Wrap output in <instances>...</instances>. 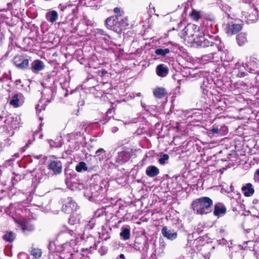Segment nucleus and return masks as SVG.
Here are the masks:
<instances>
[{
    "label": "nucleus",
    "mask_w": 259,
    "mask_h": 259,
    "mask_svg": "<svg viewBox=\"0 0 259 259\" xmlns=\"http://www.w3.org/2000/svg\"><path fill=\"white\" fill-rule=\"evenodd\" d=\"M145 172L147 176L153 178L159 174V170L154 165H150L147 167Z\"/></svg>",
    "instance_id": "nucleus-17"
},
{
    "label": "nucleus",
    "mask_w": 259,
    "mask_h": 259,
    "mask_svg": "<svg viewBox=\"0 0 259 259\" xmlns=\"http://www.w3.org/2000/svg\"><path fill=\"white\" fill-rule=\"evenodd\" d=\"M153 94L156 98L161 99L166 94V92L164 88H157L153 91Z\"/></svg>",
    "instance_id": "nucleus-23"
},
{
    "label": "nucleus",
    "mask_w": 259,
    "mask_h": 259,
    "mask_svg": "<svg viewBox=\"0 0 259 259\" xmlns=\"http://www.w3.org/2000/svg\"><path fill=\"white\" fill-rule=\"evenodd\" d=\"M13 63L16 67L20 69H25L29 66V60L23 56H17L13 59Z\"/></svg>",
    "instance_id": "nucleus-6"
},
{
    "label": "nucleus",
    "mask_w": 259,
    "mask_h": 259,
    "mask_svg": "<svg viewBox=\"0 0 259 259\" xmlns=\"http://www.w3.org/2000/svg\"><path fill=\"white\" fill-rule=\"evenodd\" d=\"M126 153L124 151H122L118 153V156L116 158V161L119 163L125 162L128 158V157H126Z\"/></svg>",
    "instance_id": "nucleus-25"
},
{
    "label": "nucleus",
    "mask_w": 259,
    "mask_h": 259,
    "mask_svg": "<svg viewBox=\"0 0 259 259\" xmlns=\"http://www.w3.org/2000/svg\"><path fill=\"white\" fill-rule=\"evenodd\" d=\"M19 255L21 256V255H23V256H27V255L25 253H21L19 254Z\"/></svg>",
    "instance_id": "nucleus-44"
},
{
    "label": "nucleus",
    "mask_w": 259,
    "mask_h": 259,
    "mask_svg": "<svg viewBox=\"0 0 259 259\" xmlns=\"http://www.w3.org/2000/svg\"><path fill=\"white\" fill-rule=\"evenodd\" d=\"M66 185H67L68 187H70V186H69V181H68V180H66Z\"/></svg>",
    "instance_id": "nucleus-45"
},
{
    "label": "nucleus",
    "mask_w": 259,
    "mask_h": 259,
    "mask_svg": "<svg viewBox=\"0 0 259 259\" xmlns=\"http://www.w3.org/2000/svg\"><path fill=\"white\" fill-rule=\"evenodd\" d=\"M190 16L194 20L197 21L200 18V14L199 12L193 10L190 13Z\"/></svg>",
    "instance_id": "nucleus-33"
},
{
    "label": "nucleus",
    "mask_w": 259,
    "mask_h": 259,
    "mask_svg": "<svg viewBox=\"0 0 259 259\" xmlns=\"http://www.w3.org/2000/svg\"><path fill=\"white\" fill-rule=\"evenodd\" d=\"M212 204V200L210 198L202 197L193 201L192 207L197 214H207L211 211Z\"/></svg>",
    "instance_id": "nucleus-1"
},
{
    "label": "nucleus",
    "mask_w": 259,
    "mask_h": 259,
    "mask_svg": "<svg viewBox=\"0 0 259 259\" xmlns=\"http://www.w3.org/2000/svg\"><path fill=\"white\" fill-rule=\"evenodd\" d=\"M104 24L107 29L116 32H120L128 25V19L112 16L105 20Z\"/></svg>",
    "instance_id": "nucleus-2"
},
{
    "label": "nucleus",
    "mask_w": 259,
    "mask_h": 259,
    "mask_svg": "<svg viewBox=\"0 0 259 259\" xmlns=\"http://www.w3.org/2000/svg\"><path fill=\"white\" fill-rule=\"evenodd\" d=\"M48 167L55 175L60 174L62 171V164L60 160L50 161L48 164Z\"/></svg>",
    "instance_id": "nucleus-8"
},
{
    "label": "nucleus",
    "mask_w": 259,
    "mask_h": 259,
    "mask_svg": "<svg viewBox=\"0 0 259 259\" xmlns=\"http://www.w3.org/2000/svg\"><path fill=\"white\" fill-rule=\"evenodd\" d=\"M105 150L103 148H99L96 152V156H99L102 153H105Z\"/></svg>",
    "instance_id": "nucleus-39"
},
{
    "label": "nucleus",
    "mask_w": 259,
    "mask_h": 259,
    "mask_svg": "<svg viewBox=\"0 0 259 259\" xmlns=\"http://www.w3.org/2000/svg\"><path fill=\"white\" fill-rule=\"evenodd\" d=\"M211 132L213 134H219L220 133V130L218 127L213 126Z\"/></svg>",
    "instance_id": "nucleus-38"
},
{
    "label": "nucleus",
    "mask_w": 259,
    "mask_h": 259,
    "mask_svg": "<svg viewBox=\"0 0 259 259\" xmlns=\"http://www.w3.org/2000/svg\"><path fill=\"white\" fill-rule=\"evenodd\" d=\"M242 28V25L241 24H237L231 21L228 23L225 30L228 35H233L240 31Z\"/></svg>",
    "instance_id": "nucleus-5"
},
{
    "label": "nucleus",
    "mask_w": 259,
    "mask_h": 259,
    "mask_svg": "<svg viewBox=\"0 0 259 259\" xmlns=\"http://www.w3.org/2000/svg\"><path fill=\"white\" fill-rule=\"evenodd\" d=\"M73 185H72V187L71 186L70 187L71 189H73Z\"/></svg>",
    "instance_id": "nucleus-48"
},
{
    "label": "nucleus",
    "mask_w": 259,
    "mask_h": 259,
    "mask_svg": "<svg viewBox=\"0 0 259 259\" xmlns=\"http://www.w3.org/2000/svg\"><path fill=\"white\" fill-rule=\"evenodd\" d=\"M156 73L160 77H165L168 73V69L164 64H161L156 67Z\"/></svg>",
    "instance_id": "nucleus-18"
},
{
    "label": "nucleus",
    "mask_w": 259,
    "mask_h": 259,
    "mask_svg": "<svg viewBox=\"0 0 259 259\" xmlns=\"http://www.w3.org/2000/svg\"><path fill=\"white\" fill-rule=\"evenodd\" d=\"M246 60L245 65L248 68V72H252L258 67V60L256 59L250 57L246 58Z\"/></svg>",
    "instance_id": "nucleus-10"
},
{
    "label": "nucleus",
    "mask_w": 259,
    "mask_h": 259,
    "mask_svg": "<svg viewBox=\"0 0 259 259\" xmlns=\"http://www.w3.org/2000/svg\"><path fill=\"white\" fill-rule=\"evenodd\" d=\"M22 229L24 233L32 232L34 229V225L29 221L24 220L21 224Z\"/></svg>",
    "instance_id": "nucleus-16"
},
{
    "label": "nucleus",
    "mask_w": 259,
    "mask_h": 259,
    "mask_svg": "<svg viewBox=\"0 0 259 259\" xmlns=\"http://www.w3.org/2000/svg\"><path fill=\"white\" fill-rule=\"evenodd\" d=\"M31 142H31V141H30V140H29V141H28V143L26 144V145L24 147V148H27L28 147L29 145V144H30L31 143Z\"/></svg>",
    "instance_id": "nucleus-43"
},
{
    "label": "nucleus",
    "mask_w": 259,
    "mask_h": 259,
    "mask_svg": "<svg viewBox=\"0 0 259 259\" xmlns=\"http://www.w3.org/2000/svg\"><path fill=\"white\" fill-rule=\"evenodd\" d=\"M226 212V208L222 204L219 203L214 205L213 214L217 217H220L225 214Z\"/></svg>",
    "instance_id": "nucleus-14"
},
{
    "label": "nucleus",
    "mask_w": 259,
    "mask_h": 259,
    "mask_svg": "<svg viewBox=\"0 0 259 259\" xmlns=\"http://www.w3.org/2000/svg\"><path fill=\"white\" fill-rule=\"evenodd\" d=\"M88 168L86 166V164L84 162H80L75 167V170L78 172H80L82 171L87 170Z\"/></svg>",
    "instance_id": "nucleus-30"
},
{
    "label": "nucleus",
    "mask_w": 259,
    "mask_h": 259,
    "mask_svg": "<svg viewBox=\"0 0 259 259\" xmlns=\"http://www.w3.org/2000/svg\"><path fill=\"white\" fill-rule=\"evenodd\" d=\"M46 18L50 22L54 23L58 18V13L56 11H51L47 13Z\"/></svg>",
    "instance_id": "nucleus-22"
},
{
    "label": "nucleus",
    "mask_w": 259,
    "mask_h": 259,
    "mask_svg": "<svg viewBox=\"0 0 259 259\" xmlns=\"http://www.w3.org/2000/svg\"><path fill=\"white\" fill-rule=\"evenodd\" d=\"M136 95H137V96H139H139H141V94L140 93H137Z\"/></svg>",
    "instance_id": "nucleus-47"
},
{
    "label": "nucleus",
    "mask_w": 259,
    "mask_h": 259,
    "mask_svg": "<svg viewBox=\"0 0 259 259\" xmlns=\"http://www.w3.org/2000/svg\"><path fill=\"white\" fill-rule=\"evenodd\" d=\"M18 120L17 117H12L10 118H8V119H7V121H8V122H11L10 126L13 128L17 127V125L18 123Z\"/></svg>",
    "instance_id": "nucleus-31"
},
{
    "label": "nucleus",
    "mask_w": 259,
    "mask_h": 259,
    "mask_svg": "<svg viewBox=\"0 0 259 259\" xmlns=\"http://www.w3.org/2000/svg\"><path fill=\"white\" fill-rule=\"evenodd\" d=\"M233 72L239 77L246 76L249 72L245 64L237 62L235 64Z\"/></svg>",
    "instance_id": "nucleus-7"
},
{
    "label": "nucleus",
    "mask_w": 259,
    "mask_h": 259,
    "mask_svg": "<svg viewBox=\"0 0 259 259\" xmlns=\"http://www.w3.org/2000/svg\"><path fill=\"white\" fill-rule=\"evenodd\" d=\"M21 94H15L13 97L12 99L10 101V103L11 105L14 107H17L19 106V97L21 96Z\"/></svg>",
    "instance_id": "nucleus-24"
},
{
    "label": "nucleus",
    "mask_w": 259,
    "mask_h": 259,
    "mask_svg": "<svg viewBox=\"0 0 259 259\" xmlns=\"http://www.w3.org/2000/svg\"><path fill=\"white\" fill-rule=\"evenodd\" d=\"M53 93V90L51 88H46L42 92V96L48 102H50L51 100Z\"/></svg>",
    "instance_id": "nucleus-21"
},
{
    "label": "nucleus",
    "mask_w": 259,
    "mask_h": 259,
    "mask_svg": "<svg viewBox=\"0 0 259 259\" xmlns=\"http://www.w3.org/2000/svg\"><path fill=\"white\" fill-rule=\"evenodd\" d=\"M257 201H259V199L257 200Z\"/></svg>",
    "instance_id": "nucleus-52"
},
{
    "label": "nucleus",
    "mask_w": 259,
    "mask_h": 259,
    "mask_svg": "<svg viewBox=\"0 0 259 259\" xmlns=\"http://www.w3.org/2000/svg\"><path fill=\"white\" fill-rule=\"evenodd\" d=\"M255 255H256V257H258V254H257V253H255Z\"/></svg>",
    "instance_id": "nucleus-50"
},
{
    "label": "nucleus",
    "mask_w": 259,
    "mask_h": 259,
    "mask_svg": "<svg viewBox=\"0 0 259 259\" xmlns=\"http://www.w3.org/2000/svg\"><path fill=\"white\" fill-rule=\"evenodd\" d=\"M241 189L244 196L246 197H250L254 193V188L251 183L246 184L242 187Z\"/></svg>",
    "instance_id": "nucleus-15"
},
{
    "label": "nucleus",
    "mask_w": 259,
    "mask_h": 259,
    "mask_svg": "<svg viewBox=\"0 0 259 259\" xmlns=\"http://www.w3.org/2000/svg\"><path fill=\"white\" fill-rule=\"evenodd\" d=\"M236 40L239 46L244 45L247 41V34L245 32L239 33L236 36Z\"/></svg>",
    "instance_id": "nucleus-19"
},
{
    "label": "nucleus",
    "mask_w": 259,
    "mask_h": 259,
    "mask_svg": "<svg viewBox=\"0 0 259 259\" xmlns=\"http://www.w3.org/2000/svg\"><path fill=\"white\" fill-rule=\"evenodd\" d=\"M118 131V128L116 126H114L112 128V133H116V132H117Z\"/></svg>",
    "instance_id": "nucleus-41"
},
{
    "label": "nucleus",
    "mask_w": 259,
    "mask_h": 259,
    "mask_svg": "<svg viewBox=\"0 0 259 259\" xmlns=\"http://www.w3.org/2000/svg\"><path fill=\"white\" fill-rule=\"evenodd\" d=\"M30 254L33 256V259H40L42 256V250L38 248L31 247Z\"/></svg>",
    "instance_id": "nucleus-20"
},
{
    "label": "nucleus",
    "mask_w": 259,
    "mask_h": 259,
    "mask_svg": "<svg viewBox=\"0 0 259 259\" xmlns=\"http://www.w3.org/2000/svg\"><path fill=\"white\" fill-rule=\"evenodd\" d=\"M45 67L44 62L38 59L33 61L31 64V70L34 73H37L40 71L43 70Z\"/></svg>",
    "instance_id": "nucleus-11"
},
{
    "label": "nucleus",
    "mask_w": 259,
    "mask_h": 259,
    "mask_svg": "<svg viewBox=\"0 0 259 259\" xmlns=\"http://www.w3.org/2000/svg\"><path fill=\"white\" fill-rule=\"evenodd\" d=\"M222 9L225 13H227L231 11V8L227 4H223L222 5Z\"/></svg>",
    "instance_id": "nucleus-36"
},
{
    "label": "nucleus",
    "mask_w": 259,
    "mask_h": 259,
    "mask_svg": "<svg viewBox=\"0 0 259 259\" xmlns=\"http://www.w3.org/2000/svg\"><path fill=\"white\" fill-rule=\"evenodd\" d=\"M134 247L141 252H147L149 245L147 240H144L142 244L136 241L134 243Z\"/></svg>",
    "instance_id": "nucleus-13"
},
{
    "label": "nucleus",
    "mask_w": 259,
    "mask_h": 259,
    "mask_svg": "<svg viewBox=\"0 0 259 259\" xmlns=\"http://www.w3.org/2000/svg\"><path fill=\"white\" fill-rule=\"evenodd\" d=\"M184 36H187L191 42H196L198 37L202 35L199 27L195 24H188L183 30Z\"/></svg>",
    "instance_id": "nucleus-3"
},
{
    "label": "nucleus",
    "mask_w": 259,
    "mask_h": 259,
    "mask_svg": "<svg viewBox=\"0 0 259 259\" xmlns=\"http://www.w3.org/2000/svg\"><path fill=\"white\" fill-rule=\"evenodd\" d=\"M106 73H107V71H106V70H103V71H102V74H106Z\"/></svg>",
    "instance_id": "nucleus-46"
},
{
    "label": "nucleus",
    "mask_w": 259,
    "mask_h": 259,
    "mask_svg": "<svg viewBox=\"0 0 259 259\" xmlns=\"http://www.w3.org/2000/svg\"><path fill=\"white\" fill-rule=\"evenodd\" d=\"M15 234L13 232H8L4 236L3 239L8 242H11L14 241L15 239Z\"/></svg>",
    "instance_id": "nucleus-26"
},
{
    "label": "nucleus",
    "mask_w": 259,
    "mask_h": 259,
    "mask_svg": "<svg viewBox=\"0 0 259 259\" xmlns=\"http://www.w3.org/2000/svg\"><path fill=\"white\" fill-rule=\"evenodd\" d=\"M69 233H70L71 235H72V233H73V232L72 231H69Z\"/></svg>",
    "instance_id": "nucleus-51"
},
{
    "label": "nucleus",
    "mask_w": 259,
    "mask_h": 259,
    "mask_svg": "<svg viewBox=\"0 0 259 259\" xmlns=\"http://www.w3.org/2000/svg\"><path fill=\"white\" fill-rule=\"evenodd\" d=\"M161 233L164 237L171 240H173L176 239L178 236L177 233L176 232L172 230L168 229L166 227H164L162 228Z\"/></svg>",
    "instance_id": "nucleus-12"
},
{
    "label": "nucleus",
    "mask_w": 259,
    "mask_h": 259,
    "mask_svg": "<svg viewBox=\"0 0 259 259\" xmlns=\"http://www.w3.org/2000/svg\"><path fill=\"white\" fill-rule=\"evenodd\" d=\"M170 52V50L169 49L166 48V49H161L159 48L157 49L155 51V53L157 56H165L167 54H168Z\"/></svg>",
    "instance_id": "nucleus-27"
},
{
    "label": "nucleus",
    "mask_w": 259,
    "mask_h": 259,
    "mask_svg": "<svg viewBox=\"0 0 259 259\" xmlns=\"http://www.w3.org/2000/svg\"><path fill=\"white\" fill-rule=\"evenodd\" d=\"M113 12L115 14L114 16L120 17V18H127V16L124 15V12L123 10H122L120 8L115 7L113 9Z\"/></svg>",
    "instance_id": "nucleus-29"
},
{
    "label": "nucleus",
    "mask_w": 259,
    "mask_h": 259,
    "mask_svg": "<svg viewBox=\"0 0 259 259\" xmlns=\"http://www.w3.org/2000/svg\"><path fill=\"white\" fill-rule=\"evenodd\" d=\"M77 205L72 198L68 197L63 201L62 210L65 213H70L73 211L76 210Z\"/></svg>",
    "instance_id": "nucleus-4"
},
{
    "label": "nucleus",
    "mask_w": 259,
    "mask_h": 259,
    "mask_svg": "<svg viewBox=\"0 0 259 259\" xmlns=\"http://www.w3.org/2000/svg\"><path fill=\"white\" fill-rule=\"evenodd\" d=\"M72 253L68 252L67 253L65 252H62L61 253L60 258L61 259H71L72 258Z\"/></svg>",
    "instance_id": "nucleus-35"
},
{
    "label": "nucleus",
    "mask_w": 259,
    "mask_h": 259,
    "mask_svg": "<svg viewBox=\"0 0 259 259\" xmlns=\"http://www.w3.org/2000/svg\"><path fill=\"white\" fill-rule=\"evenodd\" d=\"M114 259H125V257L123 254H120L118 256Z\"/></svg>",
    "instance_id": "nucleus-40"
},
{
    "label": "nucleus",
    "mask_w": 259,
    "mask_h": 259,
    "mask_svg": "<svg viewBox=\"0 0 259 259\" xmlns=\"http://www.w3.org/2000/svg\"><path fill=\"white\" fill-rule=\"evenodd\" d=\"M95 35L96 36H98V35L104 36V38H105V37H107L108 38L110 37L109 35L106 33V32L102 29H99V28L96 29V30H95Z\"/></svg>",
    "instance_id": "nucleus-32"
},
{
    "label": "nucleus",
    "mask_w": 259,
    "mask_h": 259,
    "mask_svg": "<svg viewBox=\"0 0 259 259\" xmlns=\"http://www.w3.org/2000/svg\"><path fill=\"white\" fill-rule=\"evenodd\" d=\"M120 236L125 240L130 237V230L128 228H123L120 233Z\"/></svg>",
    "instance_id": "nucleus-28"
},
{
    "label": "nucleus",
    "mask_w": 259,
    "mask_h": 259,
    "mask_svg": "<svg viewBox=\"0 0 259 259\" xmlns=\"http://www.w3.org/2000/svg\"><path fill=\"white\" fill-rule=\"evenodd\" d=\"M253 179L256 182L259 183V169L255 171Z\"/></svg>",
    "instance_id": "nucleus-37"
},
{
    "label": "nucleus",
    "mask_w": 259,
    "mask_h": 259,
    "mask_svg": "<svg viewBox=\"0 0 259 259\" xmlns=\"http://www.w3.org/2000/svg\"><path fill=\"white\" fill-rule=\"evenodd\" d=\"M169 159V156L167 154H164L162 155V156L159 159L158 161L161 164H164L166 161Z\"/></svg>",
    "instance_id": "nucleus-34"
},
{
    "label": "nucleus",
    "mask_w": 259,
    "mask_h": 259,
    "mask_svg": "<svg viewBox=\"0 0 259 259\" xmlns=\"http://www.w3.org/2000/svg\"><path fill=\"white\" fill-rule=\"evenodd\" d=\"M170 20L171 21H172V20H174V17L170 18Z\"/></svg>",
    "instance_id": "nucleus-49"
},
{
    "label": "nucleus",
    "mask_w": 259,
    "mask_h": 259,
    "mask_svg": "<svg viewBox=\"0 0 259 259\" xmlns=\"http://www.w3.org/2000/svg\"><path fill=\"white\" fill-rule=\"evenodd\" d=\"M172 16L174 17V21H177L178 20V18L180 17V16H176V14L175 13H174L172 14Z\"/></svg>",
    "instance_id": "nucleus-42"
},
{
    "label": "nucleus",
    "mask_w": 259,
    "mask_h": 259,
    "mask_svg": "<svg viewBox=\"0 0 259 259\" xmlns=\"http://www.w3.org/2000/svg\"><path fill=\"white\" fill-rule=\"evenodd\" d=\"M210 39H207L204 35H201L198 39L197 40L196 42L198 45L202 47H206L208 46H213L214 45V42H213L211 37H209Z\"/></svg>",
    "instance_id": "nucleus-9"
}]
</instances>
